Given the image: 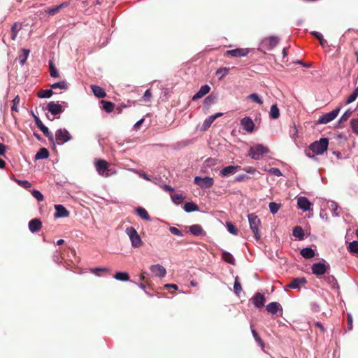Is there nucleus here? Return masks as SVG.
I'll return each mask as SVG.
<instances>
[{"label":"nucleus","instance_id":"nucleus-1","mask_svg":"<svg viewBox=\"0 0 358 358\" xmlns=\"http://www.w3.org/2000/svg\"><path fill=\"white\" fill-rule=\"evenodd\" d=\"M329 140L327 138H320L319 141H316L312 143L309 145V149L316 155L323 154L328 148Z\"/></svg>","mask_w":358,"mask_h":358},{"label":"nucleus","instance_id":"nucleus-2","mask_svg":"<svg viewBox=\"0 0 358 358\" xmlns=\"http://www.w3.org/2000/svg\"><path fill=\"white\" fill-rule=\"evenodd\" d=\"M269 150L267 147L264 146L262 144H257L253 147H251L248 152V155L253 159L258 160L264 154H267Z\"/></svg>","mask_w":358,"mask_h":358},{"label":"nucleus","instance_id":"nucleus-3","mask_svg":"<svg viewBox=\"0 0 358 358\" xmlns=\"http://www.w3.org/2000/svg\"><path fill=\"white\" fill-rule=\"evenodd\" d=\"M126 233L129 236L134 248H140L143 245V241L138 235L137 231L132 227L126 229Z\"/></svg>","mask_w":358,"mask_h":358},{"label":"nucleus","instance_id":"nucleus-4","mask_svg":"<svg viewBox=\"0 0 358 358\" xmlns=\"http://www.w3.org/2000/svg\"><path fill=\"white\" fill-rule=\"evenodd\" d=\"M278 42L279 38L277 36L266 37L262 41L259 49L264 52L266 50H271L278 44Z\"/></svg>","mask_w":358,"mask_h":358},{"label":"nucleus","instance_id":"nucleus-5","mask_svg":"<svg viewBox=\"0 0 358 358\" xmlns=\"http://www.w3.org/2000/svg\"><path fill=\"white\" fill-rule=\"evenodd\" d=\"M248 220L250 229L255 235V239L257 241L260 238V235L259 234V226L261 224V221L257 215L252 213L248 215Z\"/></svg>","mask_w":358,"mask_h":358},{"label":"nucleus","instance_id":"nucleus-6","mask_svg":"<svg viewBox=\"0 0 358 358\" xmlns=\"http://www.w3.org/2000/svg\"><path fill=\"white\" fill-rule=\"evenodd\" d=\"M108 163L103 159H98L95 163V167L99 175L103 177L110 176V170L108 169Z\"/></svg>","mask_w":358,"mask_h":358},{"label":"nucleus","instance_id":"nucleus-7","mask_svg":"<svg viewBox=\"0 0 358 358\" xmlns=\"http://www.w3.org/2000/svg\"><path fill=\"white\" fill-rule=\"evenodd\" d=\"M329 267V264L326 265L322 262L314 263L311 266L312 273L317 276L322 275L327 273Z\"/></svg>","mask_w":358,"mask_h":358},{"label":"nucleus","instance_id":"nucleus-8","mask_svg":"<svg viewBox=\"0 0 358 358\" xmlns=\"http://www.w3.org/2000/svg\"><path fill=\"white\" fill-rule=\"evenodd\" d=\"M194 183L201 188H209L213 185L214 180L210 177L201 178L196 176L194 178Z\"/></svg>","mask_w":358,"mask_h":358},{"label":"nucleus","instance_id":"nucleus-9","mask_svg":"<svg viewBox=\"0 0 358 358\" xmlns=\"http://www.w3.org/2000/svg\"><path fill=\"white\" fill-rule=\"evenodd\" d=\"M55 137L59 144L67 142L71 138V136L66 129H59L56 131Z\"/></svg>","mask_w":358,"mask_h":358},{"label":"nucleus","instance_id":"nucleus-10","mask_svg":"<svg viewBox=\"0 0 358 358\" xmlns=\"http://www.w3.org/2000/svg\"><path fill=\"white\" fill-rule=\"evenodd\" d=\"M340 111V108H336L330 113H326L322 115L318 120V122L320 124H327L334 120L337 115H338Z\"/></svg>","mask_w":358,"mask_h":358},{"label":"nucleus","instance_id":"nucleus-11","mask_svg":"<svg viewBox=\"0 0 358 358\" xmlns=\"http://www.w3.org/2000/svg\"><path fill=\"white\" fill-rule=\"evenodd\" d=\"M250 52L248 48H236L229 50L225 52L224 56H230L233 57H241L246 56Z\"/></svg>","mask_w":358,"mask_h":358},{"label":"nucleus","instance_id":"nucleus-12","mask_svg":"<svg viewBox=\"0 0 358 358\" xmlns=\"http://www.w3.org/2000/svg\"><path fill=\"white\" fill-rule=\"evenodd\" d=\"M35 123L36 126L42 131L43 134L48 138L49 141L51 142L54 141L53 135L49 131L48 128L45 127L38 117L34 115Z\"/></svg>","mask_w":358,"mask_h":358},{"label":"nucleus","instance_id":"nucleus-13","mask_svg":"<svg viewBox=\"0 0 358 358\" xmlns=\"http://www.w3.org/2000/svg\"><path fill=\"white\" fill-rule=\"evenodd\" d=\"M242 128L246 131L251 133L254 131L255 124L250 117H245L241 120Z\"/></svg>","mask_w":358,"mask_h":358},{"label":"nucleus","instance_id":"nucleus-14","mask_svg":"<svg viewBox=\"0 0 358 358\" xmlns=\"http://www.w3.org/2000/svg\"><path fill=\"white\" fill-rule=\"evenodd\" d=\"M55 209L56 210L54 215L55 218L68 217L70 215L67 209L61 204L55 205Z\"/></svg>","mask_w":358,"mask_h":358},{"label":"nucleus","instance_id":"nucleus-15","mask_svg":"<svg viewBox=\"0 0 358 358\" xmlns=\"http://www.w3.org/2000/svg\"><path fill=\"white\" fill-rule=\"evenodd\" d=\"M241 166H228L224 167L220 171V175L222 177H227L230 175L234 174L236 173L238 170H241Z\"/></svg>","mask_w":358,"mask_h":358},{"label":"nucleus","instance_id":"nucleus-16","mask_svg":"<svg viewBox=\"0 0 358 358\" xmlns=\"http://www.w3.org/2000/svg\"><path fill=\"white\" fill-rule=\"evenodd\" d=\"M47 109L54 115H59L62 113L64 110L60 104L55 103L54 101H51L48 104Z\"/></svg>","mask_w":358,"mask_h":358},{"label":"nucleus","instance_id":"nucleus-17","mask_svg":"<svg viewBox=\"0 0 358 358\" xmlns=\"http://www.w3.org/2000/svg\"><path fill=\"white\" fill-rule=\"evenodd\" d=\"M150 271L157 277L163 278L166 274V268L160 264H155L150 266Z\"/></svg>","mask_w":358,"mask_h":358},{"label":"nucleus","instance_id":"nucleus-18","mask_svg":"<svg viewBox=\"0 0 358 358\" xmlns=\"http://www.w3.org/2000/svg\"><path fill=\"white\" fill-rule=\"evenodd\" d=\"M306 283L307 280L306 278H296L293 279L291 282L287 285V287L292 289H299Z\"/></svg>","mask_w":358,"mask_h":358},{"label":"nucleus","instance_id":"nucleus-19","mask_svg":"<svg viewBox=\"0 0 358 358\" xmlns=\"http://www.w3.org/2000/svg\"><path fill=\"white\" fill-rule=\"evenodd\" d=\"M252 303L257 308H262L264 306L266 298L264 295L259 292L256 293L252 298Z\"/></svg>","mask_w":358,"mask_h":358},{"label":"nucleus","instance_id":"nucleus-20","mask_svg":"<svg viewBox=\"0 0 358 358\" xmlns=\"http://www.w3.org/2000/svg\"><path fill=\"white\" fill-rule=\"evenodd\" d=\"M297 205L300 209H302L303 211H307L310 209L311 203L306 197L300 196L297 199Z\"/></svg>","mask_w":358,"mask_h":358},{"label":"nucleus","instance_id":"nucleus-21","mask_svg":"<svg viewBox=\"0 0 358 358\" xmlns=\"http://www.w3.org/2000/svg\"><path fill=\"white\" fill-rule=\"evenodd\" d=\"M266 310L272 314H276L278 311H280V315L282 314V308L280 304L278 302H271L266 306Z\"/></svg>","mask_w":358,"mask_h":358},{"label":"nucleus","instance_id":"nucleus-22","mask_svg":"<svg viewBox=\"0 0 358 358\" xmlns=\"http://www.w3.org/2000/svg\"><path fill=\"white\" fill-rule=\"evenodd\" d=\"M41 227L42 222L39 219H32L29 222V229L32 233L38 231L41 229Z\"/></svg>","mask_w":358,"mask_h":358},{"label":"nucleus","instance_id":"nucleus-23","mask_svg":"<svg viewBox=\"0 0 358 358\" xmlns=\"http://www.w3.org/2000/svg\"><path fill=\"white\" fill-rule=\"evenodd\" d=\"M210 87L208 85H202L199 90L192 97L193 100L199 99L206 94H207L210 92Z\"/></svg>","mask_w":358,"mask_h":358},{"label":"nucleus","instance_id":"nucleus-24","mask_svg":"<svg viewBox=\"0 0 358 358\" xmlns=\"http://www.w3.org/2000/svg\"><path fill=\"white\" fill-rule=\"evenodd\" d=\"M91 88L95 96L98 98H104L106 96V93L102 87L92 85H91Z\"/></svg>","mask_w":358,"mask_h":358},{"label":"nucleus","instance_id":"nucleus-25","mask_svg":"<svg viewBox=\"0 0 358 358\" xmlns=\"http://www.w3.org/2000/svg\"><path fill=\"white\" fill-rule=\"evenodd\" d=\"M324 280L332 289L339 288L338 281L333 275H328L327 276H324Z\"/></svg>","mask_w":358,"mask_h":358},{"label":"nucleus","instance_id":"nucleus-26","mask_svg":"<svg viewBox=\"0 0 358 358\" xmlns=\"http://www.w3.org/2000/svg\"><path fill=\"white\" fill-rule=\"evenodd\" d=\"M189 229L191 234L194 236H200L205 234L202 227L199 224H193Z\"/></svg>","mask_w":358,"mask_h":358},{"label":"nucleus","instance_id":"nucleus-27","mask_svg":"<svg viewBox=\"0 0 358 358\" xmlns=\"http://www.w3.org/2000/svg\"><path fill=\"white\" fill-rule=\"evenodd\" d=\"M300 254L306 259H311L315 256V250L310 248H305L301 250Z\"/></svg>","mask_w":358,"mask_h":358},{"label":"nucleus","instance_id":"nucleus-28","mask_svg":"<svg viewBox=\"0 0 358 358\" xmlns=\"http://www.w3.org/2000/svg\"><path fill=\"white\" fill-rule=\"evenodd\" d=\"M66 6H67V4L66 3H61V4L58 5V6H54L52 8H50L46 9L45 10V13H47L50 15H54L57 14V13H59V10L62 8H64V7H65Z\"/></svg>","mask_w":358,"mask_h":358},{"label":"nucleus","instance_id":"nucleus-29","mask_svg":"<svg viewBox=\"0 0 358 358\" xmlns=\"http://www.w3.org/2000/svg\"><path fill=\"white\" fill-rule=\"evenodd\" d=\"M136 211L139 217H141L143 220L150 221V217L147 212V210L142 208V207H138L136 209Z\"/></svg>","mask_w":358,"mask_h":358},{"label":"nucleus","instance_id":"nucleus-30","mask_svg":"<svg viewBox=\"0 0 358 358\" xmlns=\"http://www.w3.org/2000/svg\"><path fill=\"white\" fill-rule=\"evenodd\" d=\"M48 157H49L48 150L45 148H42L36 154L35 159H47Z\"/></svg>","mask_w":358,"mask_h":358},{"label":"nucleus","instance_id":"nucleus-31","mask_svg":"<svg viewBox=\"0 0 358 358\" xmlns=\"http://www.w3.org/2000/svg\"><path fill=\"white\" fill-rule=\"evenodd\" d=\"M101 103L102 104L103 109L107 113H111L114 109L115 104L111 101L102 100Z\"/></svg>","mask_w":358,"mask_h":358},{"label":"nucleus","instance_id":"nucleus-32","mask_svg":"<svg viewBox=\"0 0 358 358\" xmlns=\"http://www.w3.org/2000/svg\"><path fill=\"white\" fill-rule=\"evenodd\" d=\"M293 236L299 239H303L304 237V231L301 227L296 226L293 229Z\"/></svg>","mask_w":358,"mask_h":358},{"label":"nucleus","instance_id":"nucleus-33","mask_svg":"<svg viewBox=\"0 0 358 358\" xmlns=\"http://www.w3.org/2000/svg\"><path fill=\"white\" fill-rule=\"evenodd\" d=\"M114 278L120 281H127L129 280V275L127 272H117Z\"/></svg>","mask_w":358,"mask_h":358},{"label":"nucleus","instance_id":"nucleus-34","mask_svg":"<svg viewBox=\"0 0 358 358\" xmlns=\"http://www.w3.org/2000/svg\"><path fill=\"white\" fill-rule=\"evenodd\" d=\"M222 257L226 262L232 265L235 264V259L229 252H223L222 254Z\"/></svg>","mask_w":358,"mask_h":358},{"label":"nucleus","instance_id":"nucleus-35","mask_svg":"<svg viewBox=\"0 0 358 358\" xmlns=\"http://www.w3.org/2000/svg\"><path fill=\"white\" fill-rule=\"evenodd\" d=\"M198 206L193 202H187L184 206V210L187 213L196 211L198 210Z\"/></svg>","mask_w":358,"mask_h":358},{"label":"nucleus","instance_id":"nucleus-36","mask_svg":"<svg viewBox=\"0 0 358 358\" xmlns=\"http://www.w3.org/2000/svg\"><path fill=\"white\" fill-rule=\"evenodd\" d=\"M269 114L272 119H278L280 117V110L276 104L271 106Z\"/></svg>","mask_w":358,"mask_h":358},{"label":"nucleus","instance_id":"nucleus-37","mask_svg":"<svg viewBox=\"0 0 358 358\" xmlns=\"http://www.w3.org/2000/svg\"><path fill=\"white\" fill-rule=\"evenodd\" d=\"M348 250L350 253L358 255V242L354 241L350 243Z\"/></svg>","mask_w":358,"mask_h":358},{"label":"nucleus","instance_id":"nucleus-38","mask_svg":"<svg viewBox=\"0 0 358 358\" xmlns=\"http://www.w3.org/2000/svg\"><path fill=\"white\" fill-rule=\"evenodd\" d=\"M51 89H62L66 90L68 88V83L66 80H62L51 85Z\"/></svg>","mask_w":358,"mask_h":358},{"label":"nucleus","instance_id":"nucleus-39","mask_svg":"<svg viewBox=\"0 0 358 358\" xmlns=\"http://www.w3.org/2000/svg\"><path fill=\"white\" fill-rule=\"evenodd\" d=\"M53 94L52 89L50 90H41L38 92V96L39 98H49Z\"/></svg>","mask_w":358,"mask_h":358},{"label":"nucleus","instance_id":"nucleus-40","mask_svg":"<svg viewBox=\"0 0 358 358\" xmlns=\"http://www.w3.org/2000/svg\"><path fill=\"white\" fill-rule=\"evenodd\" d=\"M49 70H50V74L51 77L53 78H58L59 77V73L56 69V67L54 65V63L52 61H49Z\"/></svg>","mask_w":358,"mask_h":358},{"label":"nucleus","instance_id":"nucleus-41","mask_svg":"<svg viewBox=\"0 0 358 358\" xmlns=\"http://www.w3.org/2000/svg\"><path fill=\"white\" fill-rule=\"evenodd\" d=\"M252 334L253 335L254 338L255 339L256 342L261 346V348L263 349L264 348V343L263 340L260 338L257 331L254 329H252L251 330Z\"/></svg>","mask_w":358,"mask_h":358},{"label":"nucleus","instance_id":"nucleus-42","mask_svg":"<svg viewBox=\"0 0 358 358\" xmlns=\"http://www.w3.org/2000/svg\"><path fill=\"white\" fill-rule=\"evenodd\" d=\"M19 31L17 22H15L11 27V39L15 41Z\"/></svg>","mask_w":358,"mask_h":358},{"label":"nucleus","instance_id":"nucleus-43","mask_svg":"<svg viewBox=\"0 0 358 358\" xmlns=\"http://www.w3.org/2000/svg\"><path fill=\"white\" fill-rule=\"evenodd\" d=\"M311 34L319 40L320 44L322 46H325L327 44V41L323 38V36L322 34L317 32V31H313Z\"/></svg>","mask_w":358,"mask_h":358},{"label":"nucleus","instance_id":"nucleus-44","mask_svg":"<svg viewBox=\"0 0 358 358\" xmlns=\"http://www.w3.org/2000/svg\"><path fill=\"white\" fill-rule=\"evenodd\" d=\"M248 99L252 100V101L259 103L260 105L263 104V100L259 96V95L256 93H253L250 94L248 96Z\"/></svg>","mask_w":358,"mask_h":358},{"label":"nucleus","instance_id":"nucleus-45","mask_svg":"<svg viewBox=\"0 0 358 358\" xmlns=\"http://www.w3.org/2000/svg\"><path fill=\"white\" fill-rule=\"evenodd\" d=\"M172 201L176 204H180L184 199V196L181 194H171Z\"/></svg>","mask_w":358,"mask_h":358},{"label":"nucleus","instance_id":"nucleus-46","mask_svg":"<svg viewBox=\"0 0 358 358\" xmlns=\"http://www.w3.org/2000/svg\"><path fill=\"white\" fill-rule=\"evenodd\" d=\"M280 204L275 202H271L269 203V210L272 214H275L280 208Z\"/></svg>","mask_w":358,"mask_h":358},{"label":"nucleus","instance_id":"nucleus-47","mask_svg":"<svg viewBox=\"0 0 358 358\" xmlns=\"http://www.w3.org/2000/svg\"><path fill=\"white\" fill-rule=\"evenodd\" d=\"M214 119L213 118V117L210 115L208 118H207L206 120H205V121L203 122V125H202V129L203 131H206L207 130L211 125V124L214 122Z\"/></svg>","mask_w":358,"mask_h":358},{"label":"nucleus","instance_id":"nucleus-48","mask_svg":"<svg viewBox=\"0 0 358 358\" xmlns=\"http://www.w3.org/2000/svg\"><path fill=\"white\" fill-rule=\"evenodd\" d=\"M234 292L235 293L238 295L239 293L241 292L242 290V287H241V285L240 283V282L238 281V277H236L235 278V282H234Z\"/></svg>","mask_w":358,"mask_h":358},{"label":"nucleus","instance_id":"nucleus-49","mask_svg":"<svg viewBox=\"0 0 358 358\" xmlns=\"http://www.w3.org/2000/svg\"><path fill=\"white\" fill-rule=\"evenodd\" d=\"M30 51L28 49H22V55L20 56V62L22 64L26 62Z\"/></svg>","mask_w":358,"mask_h":358},{"label":"nucleus","instance_id":"nucleus-50","mask_svg":"<svg viewBox=\"0 0 358 358\" xmlns=\"http://www.w3.org/2000/svg\"><path fill=\"white\" fill-rule=\"evenodd\" d=\"M32 196L38 201H42L44 199L43 195L38 190L34 189L31 192Z\"/></svg>","mask_w":358,"mask_h":358},{"label":"nucleus","instance_id":"nucleus-51","mask_svg":"<svg viewBox=\"0 0 358 358\" xmlns=\"http://www.w3.org/2000/svg\"><path fill=\"white\" fill-rule=\"evenodd\" d=\"M227 229L228 231L234 234V235H237L238 234V229H236V227L231 222H227Z\"/></svg>","mask_w":358,"mask_h":358},{"label":"nucleus","instance_id":"nucleus-52","mask_svg":"<svg viewBox=\"0 0 358 358\" xmlns=\"http://www.w3.org/2000/svg\"><path fill=\"white\" fill-rule=\"evenodd\" d=\"M229 71V69L227 68H219L216 71V75H221V77L220 78V79H221L228 74Z\"/></svg>","mask_w":358,"mask_h":358},{"label":"nucleus","instance_id":"nucleus-53","mask_svg":"<svg viewBox=\"0 0 358 358\" xmlns=\"http://www.w3.org/2000/svg\"><path fill=\"white\" fill-rule=\"evenodd\" d=\"M16 182L18 185H20V186L25 189H29L31 187V184L27 180H16Z\"/></svg>","mask_w":358,"mask_h":358},{"label":"nucleus","instance_id":"nucleus-54","mask_svg":"<svg viewBox=\"0 0 358 358\" xmlns=\"http://www.w3.org/2000/svg\"><path fill=\"white\" fill-rule=\"evenodd\" d=\"M20 97L19 96H16L13 100V106L11 107V110L13 112V111H16L17 112L18 111V109L17 108V106L20 103Z\"/></svg>","mask_w":358,"mask_h":358},{"label":"nucleus","instance_id":"nucleus-55","mask_svg":"<svg viewBox=\"0 0 358 358\" xmlns=\"http://www.w3.org/2000/svg\"><path fill=\"white\" fill-rule=\"evenodd\" d=\"M350 124L353 131L358 134V119H352L350 121Z\"/></svg>","mask_w":358,"mask_h":358},{"label":"nucleus","instance_id":"nucleus-56","mask_svg":"<svg viewBox=\"0 0 358 358\" xmlns=\"http://www.w3.org/2000/svg\"><path fill=\"white\" fill-rule=\"evenodd\" d=\"M169 231H171V233H172L174 235H176V236H182V231L180 229H178V228L175 227H171L169 228Z\"/></svg>","mask_w":358,"mask_h":358},{"label":"nucleus","instance_id":"nucleus-57","mask_svg":"<svg viewBox=\"0 0 358 358\" xmlns=\"http://www.w3.org/2000/svg\"><path fill=\"white\" fill-rule=\"evenodd\" d=\"M152 97V93L150 89H148L145 91L143 95V99L145 101L148 102L150 101V98Z\"/></svg>","mask_w":358,"mask_h":358},{"label":"nucleus","instance_id":"nucleus-58","mask_svg":"<svg viewBox=\"0 0 358 358\" xmlns=\"http://www.w3.org/2000/svg\"><path fill=\"white\" fill-rule=\"evenodd\" d=\"M268 171L275 176H282V173H281L280 170L278 168H271L269 169Z\"/></svg>","mask_w":358,"mask_h":358},{"label":"nucleus","instance_id":"nucleus-59","mask_svg":"<svg viewBox=\"0 0 358 358\" xmlns=\"http://www.w3.org/2000/svg\"><path fill=\"white\" fill-rule=\"evenodd\" d=\"M348 329L351 331L352 329V317L348 314L347 315Z\"/></svg>","mask_w":358,"mask_h":358},{"label":"nucleus","instance_id":"nucleus-60","mask_svg":"<svg viewBox=\"0 0 358 358\" xmlns=\"http://www.w3.org/2000/svg\"><path fill=\"white\" fill-rule=\"evenodd\" d=\"M352 112L350 110H347L345 112V113L341 116L340 121L344 122L346 121L351 115Z\"/></svg>","mask_w":358,"mask_h":358},{"label":"nucleus","instance_id":"nucleus-61","mask_svg":"<svg viewBox=\"0 0 358 358\" xmlns=\"http://www.w3.org/2000/svg\"><path fill=\"white\" fill-rule=\"evenodd\" d=\"M357 98V96L355 95L354 93L351 94L347 99L346 100V103L347 104H349V103H351L352 102L355 101L356 100V99Z\"/></svg>","mask_w":358,"mask_h":358},{"label":"nucleus","instance_id":"nucleus-62","mask_svg":"<svg viewBox=\"0 0 358 358\" xmlns=\"http://www.w3.org/2000/svg\"><path fill=\"white\" fill-rule=\"evenodd\" d=\"M249 179V177L246 175H240L236 177L235 181L242 182Z\"/></svg>","mask_w":358,"mask_h":358},{"label":"nucleus","instance_id":"nucleus-63","mask_svg":"<svg viewBox=\"0 0 358 358\" xmlns=\"http://www.w3.org/2000/svg\"><path fill=\"white\" fill-rule=\"evenodd\" d=\"M246 173L254 174L256 172V169L254 167L252 166H248L242 169Z\"/></svg>","mask_w":358,"mask_h":358},{"label":"nucleus","instance_id":"nucleus-64","mask_svg":"<svg viewBox=\"0 0 358 358\" xmlns=\"http://www.w3.org/2000/svg\"><path fill=\"white\" fill-rule=\"evenodd\" d=\"M315 326L316 327H317V328L320 329V332H321L322 334L324 333V331H325V329H324V327H323V325L322 324V323H321V322H316L315 323Z\"/></svg>","mask_w":358,"mask_h":358}]
</instances>
